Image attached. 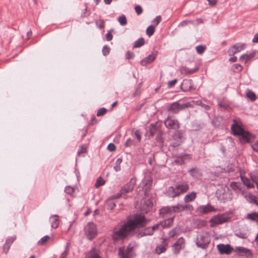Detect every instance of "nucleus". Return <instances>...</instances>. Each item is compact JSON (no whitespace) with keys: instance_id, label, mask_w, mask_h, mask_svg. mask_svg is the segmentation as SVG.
Segmentation results:
<instances>
[{"instance_id":"603ef678","label":"nucleus","mask_w":258,"mask_h":258,"mask_svg":"<svg viewBox=\"0 0 258 258\" xmlns=\"http://www.w3.org/2000/svg\"><path fill=\"white\" fill-rule=\"evenodd\" d=\"M196 49L199 54H202L206 49V47L202 45H199L196 47Z\"/></svg>"},{"instance_id":"1a4fd4ad","label":"nucleus","mask_w":258,"mask_h":258,"mask_svg":"<svg viewBox=\"0 0 258 258\" xmlns=\"http://www.w3.org/2000/svg\"><path fill=\"white\" fill-rule=\"evenodd\" d=\"M237 136L239 137L240 142L242 144L250 143L251 140L253 139V136L250 132L245 130Z\"/></svg>"},{"instance_id":"f03ea898","label":"nucleus","mask_w":258,"mask_h":258,"mask_svg":"<svg viewBox=\"0 0 258 258\" xmlns=\"http://www.w3.org/2000/svg\"><path fill=\"white\" fill-rule=\"evenodd\" d=\"M188 107H193V105L189 102L183 104H180L179 101H177L168 104L166 106V110L170 113L176 114L180 111Z\"/></svg>"},{"instance_id":"2eb2a0df","label":"nucleus","mask_w":258,"mask_h":258,"mask_svg":"<svg viewBox=\"0 0 258 258\" xmlns=\"http://www.w3.org/2000/svg\"><path fill=\"white\" fill-rule=\"evenodd\" d=\"M135 183L136 180L134 178H132L128 182L121 187L120 190L121 194L125 195L126 194L132 191L134 188Z\"/></svg>"},{"instance_id":"39448f33","label":"nucleus","mask_w":258,"mask_h":258,"mask_svg":"<svg viewBox=\"0 0 258 258\" xmlns=\"http://www.w3.org/2000/svg\"><path fill=\"white\" fill-rule=\"evenodd\" d=\"M84 231L89 240H92L97 235V228L93 222H89L85 227Z\"/></svg>"},{"instance_id":"f704fd0d","label":"nucleus","mask_w":258,"mask_h":258,"mask_svg":"<svg viewBox=\"0 0 258 258\" xmlns=\"http://www.w3.org/2000/svg\"><path fill=\"white\" fill-rule=\"evenodd\" d=\"M246 219L252 221H255L258 224V213L252 212L247 215Z\"/></svg>"},{"instance_id":"0e129e2a","label":"nucleus","mask_w":258,"mask_h":258,"mask_svg":"<svg viewBox=\"0 0 258 258\" xmlns=\"http://www.w3.org/2000/svg\"><path fill=\"white\" fill-rule=\"evenodd\" d=\"M135 9V11L138 15H141L143 12V9L139 5L136 6Z\"/></svg>"},{"instance_id":"774afa93","label":"nucleus","mask_w":258,"mask_h":258,"mask_svg":"<svg viewBox=\"0 0 258 258\" xmlns=\"http://www.w3.org/2000/svg\"><path fill=\"white\" fill-rule=\"evenodd\" d=\"M126 58L127 59H131L134 57L135 54L133 52L127 51L126 53Z\"/></svg>"},{"instance_id":"79ce46f5","label":"nucleus","mask_w":258,"mask_h":258,"mask_svg":"<svg viewBox=\"0 0 258 258\" xmlns=\"http://www.w3.org/2000/svg\"><path fill=\"white\" fill-rule=\"evenodd\" d=\"M181 143L182 142L174 141L170 145V147L172 148V154L175 153V152L177 151V149H176V148L179 146L181 144Z\"/></svg>"},{"instance_id":"37998d69","label":"nucleus","mask_w":258,"mask_h":258,"mask_svg":"<svg viewBox=\"0 0 258 258\" xmlns=\"http://www.w3.org/2000/svg\"><path fill=\"white\" fill-rule=\"evenodd\" d=\"M122 159L121 158H118L115 163V165L113 167L114 170L115 171H118L120 170V164L122 162Z\"/></svg>"},{"instance_id":"ea45409f","label":"nucleus","mask_w":258,"mask_h":258,"mask_svg":"<svg viewBox=\"0 0 258 258\" xmlns=\"http://www.w3.org/2000/svg\"><path fill=\"white\" fill-rule=\"evenodd\" d=\"M124 146L125 147L136 146H137V143L134 140L129 138L125 142Z\"/></svg>"},{"instance_id":"b1692460","label":"nucleus","mask_w":258,"mask_h":258,"mask_svg":"<svg viewBox=\"0 0 258 258\" xmlns=\"http://www.w3.org/2000/svg\"><path fill=\"white\" fill-rule=\"evenodd\" d=\"M200 211L203 214H207L211 212L215 211L214 207L210 204L203 206L200 207Z\"/></svg>"},{"instance_id":"bb28decb","label":"nucleus","mask_w":258,"mask_h":258,"mask_svg":"<svg viewBox=\"0 0 258 258\" xmlns=\"http://www.w3.org/2000/svg\"><path fill=\"white\" fill-rule=\"evenodd\" d=\"M240 177L241 181L243 184L247 186V188H250L254 187V185L253 184V180H254L253 179L252 180V182H251L250 179L244 176H242L241 174H240Z\"/></svg>"},{"instance_id":"de8ad7c7","label":"nucleus","mask_w":258,"mask_h":258,"mask_svg":"<svg viewBox=\"0 0 258 258\" xmlns=\"http://www.w3.org/2000/svg\"><path fill=\"white\" fill-rule=\"evenodd\" d=\"M155 32V27L153 25L149 26L146 30V34L149 37L153 35Z\"/></svg>"},{"instance_id":"09e8293b","label":"nucleus","mask_w":258,"mask_h":258,"mask_svg":"<svg viewBox=\"0 0 258 258\" xmlns=\"http://www.w3.org/2000/svg\"><path fill=\"white\" fill-rule=\"evenodd\" d=\"M192 128L195 131H198L201 130L202 128L201 124L197 121H194L191 124Z\"/></svg>"},{"instance_id":"f8f14e48","label":"nucleus","mask_w":258,"mask_h":258,"mask_svg":"<svg viewBox=\"0 0 258 258\" xmlns=\"http://www.w3.org/2000/svg\"><path fill=\"white\" fill-rule=\"evenodd\" d=\"M234 252L240 256L246 255L247 258H252V254L250 250L242 246L236 247Z\"/></svg>"},{"instance_id":"3c124183","label":"nucleus","mask_w":258,"mask_h":258,"mask_svg":"<svg viewBox=\"0 0 258 258\" xmlns=\"http://www.w3.org/2000/svg\"><path fill=\"white\" fill-rule=\"evenodd\" d=\"M96 25L100 29H103L104 27L105 22L102 19L97 20L95 21Z\"/></svg>"},{"instance_id":"f257e3e1","label":"nucleus","mask_w":258,"mask_h":258,"mask_svg":"<svg viewBox=\"0 0 258 258\" xmlns=\"http://www.w3.org/2000/svg\"><path fill=\"white\" fill-rule=\"evenodd\" d=\"M147 222L144 215L135 214L128 219L118 230L116 227L112 231V239L114 242L124 240L128 237L134 236L137 228L144 227Z\"/></svg>"},{"instance_id":"c756f323","label":"nucleus","mask_w":258,"mask_h":258,"mask_svg":"<svg viewBox=\"0 0 258 258\" xmlns=\"http://www.w3.org/2000/svg\"><path fill=\"white\" fill-rule=\"evenodd\" d=\"M51 220V227L55 229L58 227L59 225V217L57 215H54L50 218Z\"/></svg>"},{"instance_id":"9d476101","label":"nucleus","mask_w":258,"mask_h":258,"mask_svg":"<svg viewBox=\"0 0 258 258\" xmlns=\"http://www.w3.org/2000/svg\"><path fill=\"white\" fill-rule=\"evenodd\" d=\"M172 155L173 157L176 158L174 160V163L177 165H183L185 164V160H190L191 159L190 155L188 154H181L178 155L177 154L174 153Z\"/></svg>"},{"instance_id":"4468645a","label":"nucleus","mask_w":258,"mask_h":258,"mask_svg":"<svg viewBox=\"0 0 258 258\" xmlns=\"http://www.w3.org/2000/svg\"><path fill=\"white\" fill-rule=\"evenodd\" d=\"M217 249L221 254H230L234 250L230 244H219L217 246Z\"/></svg>"},{"instance_id":"9b49d317","label":"nucleus","mask_w":258,"mask_h":258,"mask_svg":"<svg viewBox=\"0 0 258 258\" xmlns=\"http://www.w3.org/2000/svg\"><path fill=\"white\" fill-rule=\"evenodd\" d=\"M180 88L183 92L190 91L195 89L191 79L183 80L180 85Z\"/></svg>"},{"instance_id":"a19ab883","label":"nucleus","mask_w":258,"mask_h":258,"mask_svg":"<svg viewBox=\"0 0 258 258\" xmlns=\"http://www.w3.org/2000/svg\"><path fill=\"white\" fill-rule=\"evenodd\" d=\"M154 234L151 227L146 228L142 232V236L152 235Z\"/></svg>"},{"instance_id":"bf43d9fd","label":"nucleus","mask_w":258,"mask_h":258,"mask_svg":"<svg viewBox=\"0 0 258 258\" xmlns=\"http://www.w3.org/2000/svg\"><path fill=\"white\" fill-rule=\"evenodd\" d=\"M235 235L237 236L239 238H242V239H246L247 238V235L244 232H238L236 233Z\"/></svg>"},{"instance_id":"864d4df0","label":"nucleus","mask_w":258,"mask_h":258,"mask_svg":"<svg viewBox=\"0 0 258 258\" xmlns=\"http://www.w3.org/2000/svg\"><path fill=\"white\" fill-rule=\"evenodd\" d=\"M107 109L104 107H102L99 108L97 112V116H103L107 112Z\"/></svg>"},{"instance_id":"aec40b11","label":"nucleus","mask_w":258,"mask_h":258,"mask_svg":"<svg viewBox=\"0 0 258 258\" xmlns=\"http://www.w3.org/2000/svg\"><path fill=\"white\" fill-rule=\"evenodd\" d=\"M167 194L171 198H175L179 196V187H178L177 185H176L175 187L169 186L167 190Z\"/></svg>"},{"instance_id":"ddd939ff","label":"nucleus","mask_w":258,"mask_h":258,"mask_svg":"<svg viewBox=\"0 0 258 258\" xmlns=\"http://www.w3.org/2000/svg\"><path fill=\"white\" fill-rule=\"evenodd\" d=\"M228 220V218L224 216L219 215L212 217L210 222L211 223V227H214L216 225L221 224Z\"/></svg>"},{"instance_id":"72a5a7b5","label":"nucleus","mask_w":258,"mask_h":258,"mask_svg":"<svg viewBox=\"0 0 258 258\" xmlns=\"http://www.w3.org/2000/svg\"><path fill=\"white\" fill-rule=\"evenodd\" d=\"M88 258H102L100 255L98 251H96L94 248L89 251L88 254Z\"/></svg>"},{"instance_id":"4c0bfd02","label":"nucleus","mask_w":258,"mask_h":258,"mask_svg":"<svg viewBox=\"0 0 258 258\" xmlns=\"http://www.w3.org/2000/svg\"><path fill=\"white\" fill-rule=\"evenodd\" d=\"M246 97L249 98L251 101H254L256 99V96L255 93L251 90H248L246 93Z\"/></svg>"},{"instance_id":"423d86ee","label":"nucleus","mask_w":258,"mask_h":258,"mask_svg":"<svg viewBox=\"0 0 258 258\" xmlns=\"http://www.w3.org/2000/svg\"><path fill=\"white\" fill-rule=\"evenodd\" d=\"M244 130L242 122L239 119L238 120L236 119H233V124L231 126V131L234 136H237L238 135H240Z\"/></svg>"},{"instance_id":"5fc2aeb1","label":"nucleus","mask_w":258,"mask_h":258,"mask_svg":"<svg viewBox=\"0 0 258 258\" xmlns=\"http://www.w3.org/2000/svg\"><path fill=\"white\" fill-rule=\"evenodd\" d=\"M243 69L242 66L238 63H236L233 65V71L234 72H240Z\"/></svg>"},{"instance_id":"13d9d810","label":"nucleus","mask_w":258,"mask_h":258,"mask_svg":"<svg viewBox=\"0 0 258 258\" xmlns=\"http://www.w3.org/2000/svg\"><path fill=\"white\" fill-rule=\"evenodd\" d=\"M107 208L109 210H112L115 207V204L112 200L107 201Z\"/></svg>"},{"instance_id":"c03bdc74","label":"nucleus","mask_w":258,"mask_h":258,"mask_svg":"<svg viewBox=\"0 0 258 258\" xmlns=\"http://www.w3.org/2000/svg\"><path fill=\"white\" fill-rule=\"evenodd\" d=\"M104 183H105V180L103 179V178L102 177L100 176L97 178L96 182L95 183V186L96 188H98V187H100V186L104 185Z\"/></svg>"},{"instance_id":"69168bd1","label":"nucleus","mask_w":258,"mask_h":258,"mask_svg":"<svg viewBox=\"0 0 258 258\" xmlns=\"http://www.w3.org/2000/svg\"><path fill=\"white\" fill-rule=\"evenodd\" d=\"M177 82V79H175L173 80L170 81L168 82V87L169 88H171L173 87L176 83Z\"/></svg>"},{"instance_id":"f3484780","label":"nucleus","mask_w":258,"mask_h":258,"mask_svg":"<svg viewBox=\"0 0 258 258\" xmlns=\"http://www.w3.org/2000/svg\"><path fill=\"white\" fill-rule=\"evenodd\" d=\"M158 53L157 50H155L153 51L151 54L141 61V64L143 66H145L153 61L155 59Z\"/></svg>"},{"instance_id":"a878e982","label":"nucleus","mask_w":258,"mask_h":258,"mask_svg":"<svg viewBox=\"0 0 258 258\" xmlns=\"http://www.w3.org/2000/svg\"><path fill=\"white\" fill-rule=\"evenodd\" d=\"M174 217L168 218L160 222L161 226L163 228H167L171 227L173 225Z\"/></svg>"},{"instance_id":"4be33fe9","label":"nucleus","mask_w":258,"mask_h":258,"mask_svg":"<svg viewBox=\"0 0 258 258\" xmlns=\"http://www.w3.org/2000/svg\"><path fill=\"white\" fill-rule=\"evenodd\" d=\"M118 255L120 258H133L132 253L125 252L124 247L118 248Z\"/></svg>"},{"instance_id":"6ab92c4d","label":"nucleus","mask_w":258,"mask_h":258,"mask_svg":"<svg viewBox=\"0 0 258 258\" xmlns=\"http://www.w3.org/2000/svg\"><path fill=\"white\" fill-rule=\"evenodd\" d=\"M160 130L158 128L156 124L151 123L148 127V129L146 132V135L148 136L149 138L153 137L155 134L158 132Z\"/></svg>"},{"instance_id":"2f4dec72","label":"nucleus","mask_w":258,"mask_h":258,"mask_svg":"<svg viewBox=\"0 0 258 258\" xmlns=\"http://www.w3.org/2000/svg\"><path fill=\"white\" fill-rule=\"evenodd\" d=\"M14 240L12 238L8 239L3 246V250L5 253H7Z\"/></svg>"},{"instance_id":"58836bf2","label":"nucleus","mask_w":258,"mask_h":258,"mask_svg":"<svg viewBox=\"0 0 258 258\" xmlns=\"http://www.w3.org/2000/svg\"><path fill=\"white\" fill-rule=\"evenodd\" d=\"M145 44V40L143 38H140L136 41L135 42L134 48H138Z\"/></svg>"},{"instance_id":"680f3d73","label":"nucleus","mask_w":258,"mask_h":258,"mask_svg":"<svg viewBox=\"0 0 258 258\" xmlns=\"http://www.w3.org/2000/svg\"><path fill=\"white\" fill-rule=\"evenodd\" d=\"M162 18L161 16H157L152 21V23L154 24L155 26H157L159 24V23L161 21Z\"/></svg>"},{"instance_id":"393cba45","label":"nucleus","mask_w":258,"mask_h":258,"mask_svg":"<svg viewBox=\"0 0 258 258\" xmlns=\"http://www.w3.org/2000/svg\"><path fill=\"white\" fill-rule=\"evenodd\" d=\"M172 138L174 141L182 142L183 138V133L181 131L177 130L172 135Z\"/></svg>"},{"instance_id":"6e6552de","label":"nucleus","mask_w":258,"mask_h":258,"mask_svg":"<svg viewBox=\"0 0 258 258\" xmlns=\"http://www.w3.org/2000/svg\"><path fill=\"white\" fill-rule=\"evenodd\" d=\"M185 246L184 239L181 237L179 238L176 242L172 245V248L173 253L175 254H178L181 249H183Z\"/></svg>"},{"instance_id":"20e7f679","label":"nucleus","mask_w":258,"mask_h":258,"mask_svg":"<svg viewBox=\"0 0 258 258\" xmlns=\"http://www.w3.org/2000/svg\"><path fill=\"white\" fill-rule=\"evenodd\" d=\"M153 179L150 175H146L143 179L140 186L144 191L145 196L148 197L149 192L150 191L152 186Z\"/></svg>"},{"instance_id":"4d7b16f0","label":"nucleus","mask_w":258,"mask_h":258,"mask_svg":"<svg viewBox=\"0 0 258 258\" xmlns=\"http://www.w3.org/2000/svg\"><path fill=\"white\" fill-rule=\"evenodd\" d=\"M231 187L232 189L234 190L236 189H241V184L239 183L235 182H232L231 183Z\"/></svg>"},{"instance_id":"e433bc0d","label":"nucleus","mask_w":258,"mask_h":258,"mask_svg":"<svg viewBox=\"0 0 258 258\" xmlns=\"http://www.w3.org/2000/svg\"><path fill=\"white\" fill-rule=\"evenodd\" d=\"M188 172L189 174L194 177H197L198 176L201 175V173L197 168H192Z\"/></svg>"},{"instance_id":"6e6d98bb","label":"nucleus","mask_w":258,"mask_h":258,"mask_svg":"<svg viewBox=\"0 0 258 258\" xmlns=\"http://www.w3.org/2000/svg\"><path fill=\"white\" fill-rule=\"evenodd\" d=\"M110 51V48L107 45H105L102 48V53L104 56L108 55Z\"/></svg>"},{"instance_id":"052dcab7","label":"nucleus","mask_w":258,"mask_h":258,"mask_svg":"<svg viewBox=\"0 0 258 258\" xmlns=\"http://www.w3.org/2000/svg\"><path fill=\"white\" fill-rule=\"evenodd\" d=\"M177 234V228H174L172 229L171 230L169 231L168 232V235L170 237L172 238L175 236Z\"/></svg>"},{"instance_id":"c85d7f7f","label":"nucleus","mask_w":258,"mask_h":258,"mask_svg":"<svg viewBox=\"0 0 258 258\" xmlns=\"http://www.w3.org/2000/svg\"><path fill=\"white\" fill-rule=\"evenodd\" d=\"M179 187L180 195L186 192L189 189V185L187 182H184L181 184H177Z\"/></svg>"},{"instance_id":"0eeeda50","label":"nucleus","mask_w":258,"mask_h":258,"mask_svg":"<svg viewBox=\"0 0 258 258\" xmlns=\"http://www.w3.org/2000/svg\"><path fill=\"white\" fill-rule=\"evenodd\" d=\"M165 126L169 130H178L180 127V123L177 119H174L170 116H169L164 121Z\"/></svg>"},{"instance_id":"473e14b6","label":"nucleus","mask_w":258,"mask_h":258,"mask_svg":"<svg viewBox=\"0 0 258 258\" xmlns=\"http://www.w3.org/2000/svg\"><path fill=\"white\" fill-rule=\"evenodd\" d=\"M246 198L249 203L258 206V202L256 200L255 196L249 193L246 196Z\"/></svg>"},{"instance_id":"5701e85b","label":"nucleus","mask_w":258,"mask_h":258,"mask_svg":"<svg viewBox=\"0 0 258 258\" xmlns=\"http://www.w3.org/2000/svg\"><path fill=\"white\" fill-rule=\"evenodd\" d=\"M190 207H192L191 206L189 205H179L178 204L176 206H172V208L173 211L174 212L179 213L181 211H183L186 209H187L188 208H190Z\"/></svg>"},{"instance_id":"a211bd4d","label":"nucleus","mask_w":258,"mask_h":258,"mask_svg":"<svg viewBox=\"0 0 258 258\" xmlns=\"http://www.w3.org/2000/svg\"><path fill=\"white\" fill-rule=\"evenodd\" d=\"M161 243L160 245L157 246L155 249V252L156 253L160 254L163 252H164L168 247V243L166 242L167 239L165 238H161Z\"/></svg>"},{"instance_id":"7c9ffc66","label":"nucleus","mask_w":258,"mask_h":258,"mask_svg":"<svg viewBox=\"0 0 258 258\" xmlns=\"http://www.w3.org/2000/svg\"><path fill=\"white\" fill-rule=\"evenodd\" d=\"M164 135V132L161 131H158V134L156 137V141L157 143H158L161 146H162L163 143L164 142V139L163 138V136Z\"/></svg>"},{"instance_id":"7ed1b4c3","label":"nucleus","mask_w":258,"mask_h":258,"mask_svg":"<svg viewBox=\"0 0 258 258\" xmlns=\"http://www.w3.org/2000/svg\"><path fill=\"white\" fill-rule=\"evenodd\" d=\"M211 242L209 234L206 231H201L198 233L196 238V244L198 247L206 249Z\"/></svg>"},{"instance_id":"cd10ccee","label":"nucleus","mask_w":258,"mask_h":258,"mask_svg":"<svg viewBox=\"0 0 258 258\" xmlns=\"http://www.w3.org/2000/svg\"><path fill=\"white\" fill-rule=\"evenodd\" d=\"M197 197V193L195 191L187 194L184 198V201L185 203L192 202L195 200Z\"/></svg>"},{"instance_id":"a18cd8bd","label":"nucleus","mask_w":258,"mask_h":258,"mask_svg":"<svg viewBox=\"0 0 258 258\" xmlns=\"http://www.w3.org/2000/svg\"><path fill=\"white\" fill-rule=\"evenodd\" d=\"M50 238L49 236L48 235H45L42 237L40 240L38 242V245H43L46 243L49 239Z\"/></svg>"},{"instance_id":"412c9836","label":"nucleus","mask_w":258,"mask_h":258,"mask_svg":"<svg viewBox=\"0 0 258 258\" xmlns=\"http://www.w3.org/2000/svg\"><path fill=\"white\" fill-rule=\"evenodd\" d=\"M226 123L225 119L222 116H217L213 121L214 125L218 128L222 127Z\"/></svg>"},{"instance_id":"dca6fc26","label":"nucleus","mask_w":258,"mask_h":258,"mask_svg":"<svg viewBox=\"0 0 258 258\" xmlns=\"http://www.w3.org/2000/svg\"><path fill=\"white\" fill-rule=\"evenodd\" d=\"M245 47V44L236 43L229 48L228 52L229 55H233L235 53L244 49Z\"/></svg>"},{"instance_id":"e2e57ef3","label":"nucleus","mask_w":258,"mask_h":258,"mask_svg":"<svg viewBox=\"0 0 258 258\" xmlns=\"http://www.w3.org/2000/svg\"><path fill=\"white\" fill-rule=\"evenodd\" d=\"M74 191V188L70 186H66L64 189V191L69 195H72Z\"/></svg>"},{"instance_id":"c9c22d12","label":"nucleus","mask_w":258,"mask_h":258,"mask_svg":"<svg viewBox=\"0 0 258 258\" xmlns=\"http://www.w3.org/2000/svg\"><path fill=\"white\" fill-rule=\"evenodd\" d=\"M198 69L190 70L186 67H182L181 68V72L182 74H185V75H189L195 73L197 71Z\"/></svg>"},{"instance_id":"338daca9","label":"nucleus","mask_w":258,"mask_h":258,"mask_svg":"<svg viewBox=\"0 0 258 258\" xmlns=\"http://www.w3.org/2000/svg\"><path fill=\"white\" fill-rule=\"evenodd\" d=\"M240 60H244L245 63H246L249 60V57L248 56V54H244L240 56L239 58Z\"/></svg>"},{"instance_id":"49530a36","label":"nucleus","mask_w":258,"mask_h":258,"mask_svg":"<svg viewBox=\"0 0 258 258\" xmlns=\"http://www.w3.org/2000/svg\"><path fill=\"white\" fill-rule=\"evenodd\" d=\"M69 243H68L65 247V250L61 254L60 257L59 258H67L68 254L69 253Z\"/></svg>"},{"instance_id":"8fccbe9b","label":"nucleus","mask_w":258,"mask_h":258,"mask_svg":"<svg viewBox=\"0 0 258 258\" xmlns=\"http://www.w3.org/2000/svg\"><path fill=\"white\" fill-rule=\"evenodd\" d=\"M118 21L122 26H124L127 24L126 18L124 15L120 16L118 19Z\"/></svg>"}]
</instances>
